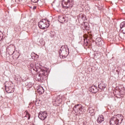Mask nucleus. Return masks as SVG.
I'll use <instances>...</instances> for the list:
<instances>
[{"instance_id": "nucleus-19", "label": "nucleus", "mask_w": 125, "mask_h": 125, "mask_svg": "<svg viewBox=\"0 0 125 125\" xmlns=\"http://www.w3.org/2000/svg\"><path fill=\"white\" fill-rule=\"evenodd\" d=\"M31 1H32V2H38V1H39V0H31Z\"/></svg>"}, {"instance_id": "nucleus-18", "label": "nucleus", "mask_w": 125, "mask_h": 125, "mask_svg": "<svg viewBox=\"0 0 125 125\" xmlns=\"http://www.w3.org/2000/svg\"><path fill=\"white\" fill-rule=\"evenodd\" d=\"M3 37V34H2V33L0 32V41L2 40V38Z\"/></svg>"}, {"instance_id": "nucleus-16", "label": "nucleus", "mask_w": 125, "mask_h": 125, "mask_svg": "<svg viewBox=\"0 0 125 125\" xmlns=\"http://www.w3.org/2000/svg\"><path fill=\"white\" fill-rule=\"evenodd\" d=\"M120 28L121 30H123L124 28H125V22H122L120 24Z\"/></svg>"}, {"instance_id": "nucleus-13", "label": "nucleus", "mask_w": 125, "mask_h": 125, "mask_svg": "<svg viewBox=\"0 0 125 125\" xmlns=\"http://www.w3.org/2000/svg\"><path fill=\"white\" fill-rule=\"evenodd\" d=\"M16 79H17V81H19L20 82H23V79L20 75H17L16 77Z\"/></svg>"}, {"instance_id": "nucleus-17", "label": "nucleus", "mask_w": 125, "mask_h": 125, "mask_svg": "<svg viewBox=\"0 0 125 125\" xmlns=\"http://www.w3.org/2000/svg\"><path fill=\"white\" fill-rule=\"evenodd\" d=\"M25 114H26V117L28 118V120H30V118H31V116L26 111H25Z\"/></svg>"}, {"instance_id": "nucleus-11", "label": "nucleus", "mask_w": 125, "mask_h": 125, "mask_svg": "<svg viewBox=\"0 0 125 125\" xmlns=\"http://www.w3.org/2000/svg\"><path fill=\"white\" fill-rule=\"evenodd\" d=\"M91 91L93 93H96L97 91H98V89H97V86H92L90 88Z\"/></svg>"}, {"instance_id": "nucleus-23", "label": "nucleus", "mask_w": 125, "mask_h": 125, "mask_svg": "<svg viewBox=\"0 0 125 125\" xmlns=\"http://www.w3.org/2000/svg\"><path fill=\"white\" fill-rule=\"evenodd\" d=\"M48 23H49V21H48V20L47 21Z\"/></svg>"}, {"instance_id": "nucleus-1", "label": "nucleus", "mask_w": 125, "mask_h": 125, "mask_svg": "<svg viewBox=\"0 0 125 125\" xmlns=\"http://www.w3.org/2000/svg\"><path fill=\"white\" fill-rule=\"evenodd\" d=\"M123 119V116L122 115V114L114 115L110 120V125H118L119 124H122Z\"/></svg>"}, {"instance_id": "nucleus-9", "label": "nucleus", "mask_w": 125, "mask_h": 125, "mask_svg": "<svg viewBox=\"0 0 125 125\" xmlns=\"http://www.w3.org/2000/svg\"><path fill=\"white\" fill-rule=\"evenodd\" d=\"M37 91L39 94H42L44 92V89L42 86L37 87Z\"/></svg>"}, {"instance_id": "nucleus-3", "label": "nucleus", "mask_w": 125, "mask_h": 125, "mask_svg": "<svg viewBox=\"0 0 125 125\" xmlns=\"http://www.w3.org/2000/svg\"><path fill=\"white\" fill-rule=\"evenodd\" d=\"M73 110L76 114H81L83 110V106L79 104L75 105L73 107Z\"/></svg>"}, {"instance_id": "nucleus-5", "label": "nucleus", "mask_w": 125, "mask_h": 125, "mask_svg": "<svg viewBox=\"0 0 125 125\" xmlns=\"http://www.w3.org/2000/svg\"><path fill=\"white\" fill-rule=\"evenodd\" d=\"M58 21L59 22H60V23H62L63 24L64 23H67V22H68V19H67V17H66L59 16Z\"/></svg>"}, {"instance_id": "nucleus-4", "label": "nucleus", "mask_w": 125, "mask_h": 125, "mask_svg": "<svg viewBox=\"0 0 125 125\" xmlns=\"http://www.w3.org/2000/svg\"><path fill=\"white\" fill-rule=\"evenodd\" d=\"M38 118H39V119H40V120H42V121L45 120V119L47 118V112H46V111H41L39 113Z\"/></svg>"}, {"instance_id": "nucleus-7", "label": "nucleus", "mask_w": 125, "mask_h": 125, "mask_svg": "<svg viewBox=\"0 0 125 125\" xmlns=\"http://www.w3.org/2000/svg\"><path fill=\"white\" fill-rule=\"evenodd\" d=\"M62 48H63L64 50H62V51L60 52V55H62V56H65V55H67V50H66V46H62Z\"/></svg>"}, {"instance_id": "nucleus-14", "label": "nucleus", "mask_w": 125, "mask_h": 125, "mask_svg": "<svg viewBox=\"0 0 125 125\" xmlns=\"http://www.w3.org/2000/svg\"><path fill=\"white\" fill-rule=\"evenodd\" d=\"M36 71H39V70H40L41 69V68H42V65H41V64H36Z\"/></svg>"}, {"instance_id": "nucleus-21", "label": "nucleus", "mask_w": 125, "mask_h": 125, "mask_svg": "<svg viewBox=\"0 0 125 125\" xmlns=\"http://www.w3.org/2000/svg\"><path fill=\"white\" fill-rule=\"evenodd\" d=\"M62 50H64V48H62V47H61V49H60V52H61L62 51Z\"/></svg>"}, {"instance_id": "nucleus-12", "label": "nucleus", "mask_w": 125, "mask_h": 125, "mask_svg": "<svg viewBox=\"0 0 125 125\" xmlns=\"http://www.w3.org/2000/svg\"><path fill=\"white\" fill-rule=\"evenodd\" d=\"M107 85L104 83L103 82H102L101 83L99 84V88L100 89H104L106 87Z\"/></svg>"}, {"instance_id": "nucleus-24", "label": "nucleus", "mask_w": 125, "mask_h": 125, "mask_svg": "<svg viewBox=\"0 0 125 125\" xmlns=\"http://www.w3.org/2000/svg\"><path fill=\"white\" fill-rule=\"evenodd\" d=\"M60 101H61V102L62 101V99H60Z\"/></svg>"}, {"instance_id": "nucleus-2", "label": "nucleus", "mask_w": 125, "mask_h": 125, "mask_svg": "<svg viewBox=\"0 0 125 125\" xmlns=\"http://www.w3.org/2000/svg\"><path fill=\"white\" fill-rule=\"evenodd\" d=\"M38 26L40 29L43 30L49 27V23L46 22V19H43L38 23Z\"/></svg>"}, {"instance_id": "nucleus-10", "label": "nucleus", "mask_w": 125, "mask_h": 125, "mask_svg": "<svg viewBox=\"0 0 125 125\" xmlns=\"http://www.w3.org/2000/svg\"><path fill=\"white\" fill-rule=\"evenodd\" d=\"M97 122L98 124L103 123L104 122V117L102 115H100L97 120Z\"/></svg>"}, {"instance_id": "nucleus-22", "label": "nucleus", "mask_w": 125, "mask_h": 125, "mask_svg": "<svg viewBox=\"0 0 125 125\" xmlns=\"http://www.w3.org/2000/svg\"><path fill=\"white\" fill-rule=\"evenodd\" d=\"M36 8H37V7L35 6L33 7V9H36Z\"/></svg>"}, {"instance_id": "nucleus-6", "label": "nucleus", "mask_w": 125, "mask_h": 125, "mask_svg": "<svg viewBox=\"0 0 125 125\" xmlns=\"http://www.w3.org/2000/svg\"><path fill=\"white\" fill-rule=\"evenodd\" d=\"M96 43L97 45H99V46H101L104 44V42L102 41L101 38H98L96 40Z\"/></svg>"}, {"instance_id": "nucleus-20", "label": "nucleus", "mask_w": 125, "mask_h": 125, "mask_svg": "<svg viewBox=\"0 0 125 125\" xmlns=\"http://www.w3.org/2000/svg\"><path fill=\"white\" fill-rule=\"evenodd\" d=\"M122 31L123 34H125V27H124V29H122Z\"/></svg>"}, {"instance_id": "nucleus-15", "label": "nucleus", "mask_w": 125, "mask_h": 125, "mask_svg": "<svg viewBox=\"0 0 125 125\" xmlns=\"http://www.w3.org/2000/svg\"><path fill=\"white\" fill-rule=\"evenodd\" d=\"M88 112L90 114H93V113H94V109L91 107H90L88 109Z\"/></svg>"}, {"instance_id": "nucleus-8", "label": "nucleus", "mask_w": 125, "mask_h": 125, "mask_svg": "<svg viewBox=\"0 0 125 125\" xmlns=\"http://www.w3.org/2000/svg\"><path fill=\"white\" fill-rule=\"evenodd\" d=\"M63 2H64L65 5H68L70 7L73 6V3L71 2V0H63Z\"/></svg>"}]
</instances>
